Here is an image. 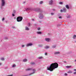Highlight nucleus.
Returning <instances> with one entry per match:
<instances>
[{
    "mask_svg": "<svg viewBox=\"0 0 76 76\" xmlns=\"http://www.w3.org/2000/svg\"><path fill=\"white\" fill-rule=\"evenodd\" d=\"M58 66V64L57 63L52 64L50 66L47 67V69L50 70V72H52L55 69L57 68Z\"/></svg>",
    "mask_w": 76,
    "mask_h": 76,
    "instance_id": "1",
    "label": "nucleus"
},
{
    "mask_svg": "<svg viewBox=\"0 0 76 76\" xmlns=\"http://www.w3.org/2000/svg\"><path fill=\"white\" fill-rule=\"evenodd\" d=\"M6 2L5 0H1V8L2 9L4 6H5Z\"/></svg>",
    "mask_w": 76,
    "mask_h": 76,
    "instance_id": "2",
    "label": "nucleus"
},
{
    "mask_svg": "<svg viewBox=\"0 0 76 76\" xmlns=\"http://www.w3.org/2000/svg\"><path fill=\"white\" fill-rule=\"evenodd\" d=\"M22 19H23V17H22L19 16L17 18V20L18 22H21L22 20Z\"/></svg>",
    "mask_w": 76,
    "mask_h": 76,
    "instance_id": "3",
    "label": "nucleus"
},
{
    "mask_svg": "<svg viewBox=\"0 0 76 76\" xmlns=\"http://www.w3.org/2000/svg\"><path fill=\"white\" fill-rule=\"evenodd\" d=\"M72 7L70 5H67V9L68 10H70L71 9Z\"/></svg>",
    "mask_w": 76,
    "mask_h": 76,
    "instance_id": "4",
    "label": "nucleus"
},
{
    "mask_svg": "<svg viewBox=\"0 0 76 76\" xmlns=\"http://www.w3.org/2000/svg\"><path fill=\"white\" fill-rule=\"evenodd\" d=\"M33 45V44H32V43H29L27 44V45H26V47H29V46H32Z\"/></svg>",
    "mask_w": 76,
    "mask_h": 76,
    "instance_id": "5",
    "label": "nucleus"
},
{
    "mask_svg": "<svg viewBox=\"0 0 76 76\" xmlns=\"http://www.w3.org/2000/svg\"><path fill=\"white\" fill-rule=\"evenodd\" d=\"M43 17L44 16H43V15H42V14H40L39 16V19H42Z\"/></svg>",
    "mask_w": 76,
    "mask_h": 76,
    "instance_id": "6",
    "label": "nucleus"
},
{
    "mask_svg": "<svg viewBox=\"0 0 76 76\" xmlns=\"http://www.w3.org/2000/svg\"><path fill=\"white\" fill-rule=\"evenodd\" d=\"M53 0H50L49 3V4H50L51 5V4H53Z\"/></svg>",
    "mask_w": 76,
    "mask_h": 76,
    "instance_id": "7",
    "label": "nucleus"
},
{
    "mask_svg": "<svg viewBox=\"0 0 76 76\" xmlns=\"http://www.w3.org/2000/svg\"><path fill=\"white\" fill-rule=\"evenodd\" d=\"M71 15H70V14H68L67 15V19H70V18H71Z\"/></svg>",
    "mask_w": 76,
    "mask_h": 76,
    "instance_id": "8",
    "label": "nucleus"
},
{
    "mask_svg": "<svg viewBox=\"0 0 76 76\" xmlns=\"http://www.w3.org/2000/svg\"><path fill=\"white\" fill-rule=\"evenodd\" d=\"M45 41H47V42H50V38H46L45 39Z\"/></svg>",
    "mask_w": 76,
    "mask_h": 76,
    "instance_id": "9",
    "label": "nucleus"
},
{
    "mask_svg": "<svg viewBox=\"0 0 76 76\" xmlns=\"http://www.w3.org/2000/svg\"><path fill=\"white\" fill-rule=\"evenodd\" d=\"M36 70L35 69H33V72H33V73H31V74H29V75H32V74H34V73H35V71H36Z\"/></svg>",
    "mask_w": 76,
    "mask_h": 76,
    "instance_id": "10",
    "label": "nucleus"
},
{
    "mask_svg": "<svg viewBox=\"0 0 76 76\" xmlns=\"http://www.w3.org/2000/svg\"><path fill=\"white\" fill-rule=\"evenodd\" d=\"M32 68H27L26 69V71H30V70H32Z\"/></svg>",
    "mask_w": 76,
    "mask_h": 76,
    "instance_id": "11",
    "label": "nucleus"
},
{
    "mask_svg": "<svg viewBox=\"0 0 76 76\" xmlns=\"http://www.w3.org/2000/svg\"><path fill=\"white\" fill-rule=\"evenodd\" d=\"M25 29L26 31H29V28L27 26H26Z\"/></svg>",
    "mask_w": 76,
    "mask_h": 76,
    "instance_id": "12",
    "label": "nucleus"
},
{
    "mask_svg": "<svg viewBox=\"0 0 76 76\" xmlns=\"http://www.w3.org/2000/svg\"><path fill=\"white\" fill-rule=\"evenodd\" d=\"M63 12L65 13V12H66V9L65 8V7H63Z\"/></svg>",
    "mask_w": 76,
    "mask_h": 76,
    "instance_id": "13",
    "label": "nucleus"
},
{
    "mask_svg": "<svg viewBox=\"0 0 76 76\" xmlns=\"http://www.w3.org/2000/svg\"><path fill=\"white\" fill-rule=\"evenodd\" d=\"M72 38H73V39H76V35H74L72 37Z\"/></svg>",
    "mask_w": 76,
    "mask_h": 76,
    "instance_id": "14",
    "label": "nucleus"
},
{
    "mask_svg": "<svg viewBox=\"0 0 76 76\" xmlns=\"http://www.w3.org/2000/svg\"><path fill=\"white\" fill-rule=\"evenodd\" d=\"M60 52H55L54 53V54H59Z\"/></svg>",
    "mask_w": 76,
    "mask_h": 76,
    "instance_id": "15",
    "label": "nucleus"
},
{
    "mask_svg": "<svg viewBox=\"0 0 76 76\" xmlns=\"http://www.w3.org/2000/svg\"><path fill=\"white\" fill-rule=\"evenodd\" d=\"M72 66H67V68L68 69H70V68H72Z\"/></svg>",
    "mask_w": 76,
    "mask_h": 76,
    "instance_id": "16",
    "label": "nucleus"
},
{
    "mask_svg": "<svg viewBox=\"0 0 76 76\" xmlns=\"http://www.w3.org/2000/svg\"><path fill=\"white\" fill-rule=\"evenodd\" d=\"M45 49H48L50 48V46H46L45 47Z\"/></svg>",
    "mask_w": 76,
    "mask_h": 76,
    "instance_id": "17",
    "label": "nucleus"
},
{
    "mask_svg": "<svg viewBox=\"0 0 76 76\" xmlns=\"http://www.w3.org/2000/svg\"><path fill=\"white\" fill-rule=\"evenodd\" d=\"M25 10L26 11H28V10H30V8H25Z\"/></svg>",
    "mask_w": 76,
    "mask_h": 76,
    "instance_id": "18",
    "label": "nucleus"
},
{
    "mask_svg": "<svg viewBox=\"0 0 76 76\" xmlns=\"http://www.w3.org/2000/svg\"><path fill=\"white\" fill-rule=\"evenodd\" d=\"M37 34H42V32L40 31H37Z\"/></svg>",
    "mask_w": 76,
    "mask_h": 76,
    "instance_id": "19",
    "label": "nucleus"
},
{
    "mask_svg": "<svg viewBox=\"0 0 76 76\" xmlns=\"http://www.w3.org/2000/svg\"><path fill=\"white\" fill-rule=\"evenodd\" d=\"M67 73H72V71H69L67 72Z\"/></svg>",
    "mask_w": 76,
    "mask_h": 76,
    "instance_id": "20",
    "label": "nucleus"
},
{
    "mask_svg": "<svg viewBox=\"0 0 76 76\" xmlns=\"http://www.w3.org/2000/svg\"><path fill=\"white\" fill-rule=\"evenodd\" d=\"M38 58L39 59H42V58H43V57L42 56H40Z\"/></svg>",
    "mask_w": 76,
    "mask_h": 76,
    "instance_id": "21",
    "label": "nucleus"
},
{
    "mask_svg": "<svg viewBox=\"0 0 76 76\" xmlns=\"http://www.w3.org/2000/svg\"><path fill=\"white\" fill-rule=\"evenodd\" d=\"M27 61V59H25L23 60V62H26Z\"/></svg>",
    "mask_w": 76,
    "mask_h": 76,
    "instance_id": "22",
    "label": "nucleus"
},
{
    "mask_svg": "<svg viewBox=\"0 0 76 76\" xmlns=\"http://www.w3.org/2000/svg\"><path fill=\"white\" fill-rule=\"evenodd\" d=\"M56 45H53L52 46V48H56Z\"/></svg>",
    "mask_w": 76,
    "mask_h": 76,
    "instance_id": "23",
    "label": "nucleus"
},
{
    "mask_svg": "<svg viewBox=\"0 0 76 76\" xmlns=\"http://www.w3.org/2000/svg\"><path fill=\"white\" fill-rule=\"evenodd\" d=\"M12 67L13 68L15 67H16V65H15V64H13Z\"/></svg>",
    "mask_w": 76,
    "mask_h": 76,
    "instance_id": "24",
    "label": "nucleus"
},
{
    "mask_svg": "<svg viewBox=\"0 0 76 76\" xmlns=\"http://www.w3.org/2000/svg\"><path fill=\"white\" fill-rule=\"evenodd\" d=\"M59 4L62 5L63 4V3L62 2H59Z\"/></svg>",
    "mask_w": 76,
    "mask_h": 76,
    "instance_id": "25",
    "label": "nucleus"
},
{
    "mask_svg": "<svg viewBox=\"0 0 76 76\" xmlns=\"http://www.w3.org/2000/svg\"><path fill=\"white\" fill-rule=\"evenodd\" d=\"M39 47H42V45H38Z\"/></svg>",
    "mask_w": 76,
    "mask_h": 76,
    "instance_id": "26",
    "label": "nucleus"
},
{
    "mask_svg": "<svg viewBox=\"0 0 76 76\" xmlns=\"http://www.w3.org/2000/svg\"><path fill=\"white\" fill-rule=\"evenodd\" d=\"M35 9L36 11H38V10H39V8H36Z\"/></svg>",
    "mask_w": 76,
    "mask_h": 76,
    "instance_id": "27",
    "label": "nucleus"
},
{
    "mask_svg": "<svg viewBox=\"0 0 76 76\" xmlns=\"http://www.w3.org/2000/svg\"><path fill=\"white\" fill-rule=\"evenodd\" d=\"M43 3V1H40L39 2V4H42Z\"/></svg>",
    "mask_w": 76,
    "mask_h": 76,
    "instance_id": "28",
    "label": "nucleus"
},
{
    "mask_svg": "<svg viewBox=\"0 0 76 76\" xmlns=\"http://www.w3.org/2000/svg\"><path fill=\"white\" fill-rule=\"evenodd\" d=\"M58 18L59 19H62V17L61 16H59Z\"/></svg>",
    "mask_w": 76,
    "mask_h": 76,
    "instance_id": "29",
    "label": "nucleus"
},
{
    "mask_svg": "<svg viewBox=\"0 0 76 76\" xmlns=\"http://www.w3.org/2000/svg\"><path fill=\"white\" fill-rule=\"evenodd\" d=\"M50 14L51 15H54V13L53 12H51Z\"/></svg>",
    "mask_w": 76,
    "mask_h": 76,
    "instance_id": "30",
    "label": "nucleus"
},
{
    "mask_svg": "<svg viewBox=\"0 0 76 76\" xmlns=\"http://www.w3.org/2000/svg\"><path fill=\"white\" fill-rule=\"evenodd\" d=\"M1 60H4V58H1Z\"/></svg>",
    "mask_w": 76,
    "mask_h": 76,
    "instance_id": "31",
    "label": "nucleus"
},
{
    "mask_svg": "<svg viewBox=\"0 0 76 76\" xmlns=\"http://www.w3.org/2000/svg\"><path fill=\"white\" fill-rule=\"evenodd\" d=\"M27 25L28 26H31V24H30V23H28Z\"/></svg>",
    "mask_w": 76,
    "mask_h": 76,
    "instance_id": "32",
    "label": "nucleus"
},
{
    "mask_svg": "<svg viewBox=\"0 0 76 76\" xmlns=\"http://www.w3.org/2000/svg\"><path fill=\"white\" fill-rule=\"evenodd\" d=\"M13 13H16V11H15V10H14L13 11Z\"/></svg>",
    "mask_w": 76,
    "mask_h": 76,
    "instance_id": "33",
    "label": "nucleus"
},
{
    "mask_svg": "<svg viewBox=\"0 0 76 76\" xmlns=\"http://www.w3.org/2000/svg\"><path fill=\"white\" fill-rule=\"evenodd\" d=\"M4 20V18H3L2 19V21H3V20Z\"/></svg>",
    "mask_w": 76,
    "mask_h": 76,
    "instance_id": "34",
    "label": "nucleus"
},
{
    "mask_svg": "<svg viewBox=\"0 0 76 76\" xmlns=\"http://www.w3.org/2000/svg\"><path fill=\"white\" fill-rule=\"evenodd\" d=\"M12 28H13V29H15L16 28V27H15V26H13L12 27Z\"/></svg>",
    "mask_w": 76,
    "mask_h": 76,
    "instance_id": "35",
    "label": "nucleus"
},
{
    "mask_svg": "<svg viewBox=\"0 0 76 76\" xmlns=\"http://www.w3.org/2000/svg\"><path fill=\"white\" fill-rule=\"evenodd\" d=\"M21 47H25V45H21Z\"/></svg>",
    "mask_w": 76,
    "mask_h": 76,
    "instance_id": "36",
    "label": "nucleus"
},
{
    "mask_svg": "<svg viewBox=\"0 0 76 76\" xmlns=\"http://www.w3.org/2000/svg\"><path fill=\"white\" fill-rule=\"evenodd\" d=\"M7 76H13V75H7Z\"/></svg>",
    "mask_w": 76,
    "mask_h": 76,
    "instance_id": "37",
    "label": "nucleus"
},
{
    "mask_svg": "<svg viewBox=\"0 0 76 76\" xmlns=\"http://www.w3.org/2000/svg\"><path fill=\"white\" fill-rule=\"evenodd\" d=\"M61 12H63V10H60Z\"/></svg>",
    "mask_w": 76,
    "mask_h": 76,
    "instance_id": "38",
    "label": "nucleus"
},
{
    "mask_svg": "<svg viewBox=\"0 0 76 76\" xmlns=\"http://www.w3.org/2000/svg\"><path fill=\"white\" fill-rule=\"evenodd\" d=\"M45 56H47V53H45Z\"/></svg>",
    "mask_w": 76,
    "mask_h": 76,
    "instance_id": "39",
    "label": "nucleus"
},
{
    "mask_svg": "<svg viewBox=\"0 0 76 76\" xmlns=\"http://www.w3.org/2000/svg\"><path fill=\"white\" fill-rule=\"evenodd\" d=\"M73 73L74 75H76V72H74Z\"/></svg>",
    "mask_w": 76,
    "mask_h": 76,
    "instance_id": "40",
    "label": "nucleus"
},
{
    "mask_svg": "<svg viewBox=\"0 0 76 76\" xmlns=\"http://www.w3.org/2000/svg\"><path fill=\"white\" fill-rule=\"evenodd\" d=\"M12 16H15V14H12Z\"/></svg>",
    "mask_w": 76,
    "mask_h": 76,
    "instance_id": "41",
    "label": "nucleus"
},
{
    "mask_svg": "<svg viewBox=\"0 0 76 76\" xmlns=\"http://www.w3.org/2000/svg\"><path fill=\"white\" fill-rule=\"evenodd\" d=\"M37 29L38 31H39V30H40V28H37Z\"/></svg>",
    "mask_w": 76,
    "mask_h": 76,
    "instance_id": "42",
    "label": "nucleus"
},
{
    "mask_svg": "<svg viewBox=\"0 0 76 76\" xmlns=\"http://www.w3.org/2000/svg\"><path fill=\"white\" fill-rule=\"evenodd\" d=\"M31 64H33V65L35 64V63L33 62V63H31Z\"/></svg>",
    "mask_w": 76,
    "mask_h": 76,
    "instance_id": "43",
    "label": "nucleus"
},
{
    "mask_svg": "<svg viewBox=\"0 0 76 76\" xmlns=\"http://www.w3.org/2000/svg\"><path fill=\"white\" fill-rule=\"evenodd\" d=\"M64 76H67V73H65L64 75Z\"/></svg>",
    "mask_w": 76,
    "mask_h": 76,
    "instance_id": "44",
    "label": "nucleus"
},
{
    "mask_svg": "<svg viewBox=\"0 0 76 76\" xmlns=\"http://www.w3.org/2000/svg\"><path fill=\"white\" fill-rule=\"evenodd\" d=\"M52 10L53 11H55V10H55V9H53Z\"/></svg>",
    "mask_w": 76,
    "mask_h": 76,
    "instance_id": "45",
    "label": "nucleus"
},
{
    "mask_svg": "<svg viewBox=\"0 0 76 76\" xmlns=\"http://www.w3.org/2000/svg\"><path fill=\"white\" fill-rule=\"evenodd\" d=\"M23 4L25 3V1L23 2Z\"/></svg>",
    "mask_w": 76,
    "mask_h": 76,
    "instance_id": "46",
    "label": "nucleus"
},
{
    "mask_svg": "<svg viewBox=\"0 0 76 76\" xmlns=\"http://www.w3.org/2000/svg\"><path fill=\"white\" fill-rule=\"evenodd\" d=\"M2 63H0V65H1Z\"/></svg>",
    "mask_w": 76,
    "mask_h": 76,
    "instance_id": "47",
    "label": "nucleus"
},
{
    "mask_svg": "<svg viewBox=\"0 0 76 76\" xmlns=\"http://www.w3.org/2000/svg\"><path fill=\"white\" fill-rule=\"evenodd\" d=\"M74 71H76V69H74Z\"/></svg>",
    "mask_w": 76,
    "mask_h": 76,
    "instance_id": "48",
    "label": "nucleus"
},
{
    "mask_svg": "<svg viewBox=\"0 0 76 76\" xmlns=\"http://www.w3.org/2000/svg\"><path fill=\"white\" fill-rule=\"evenodd\" d=\"M64 63H66V61H64Z\"/></svg>",
    "mask_w": 76,
    "mask_h": 76,
    "instance_id": "49",
    "label": "nucleus"
},
{
    "mask_svg": "<svg viewBox=\"0 0 76 76\" xmlns=\"http://www.w3.org/2000/svg\"><path fill=\"white\" fill-rule=\"evenodd\" d=\"M32 20H33V21H34V19H33Z\"/></svg>",
    "mask_w": 76,
    "mask_h": 76,
    "instance_id": "50",
    "label": "nucleus"
},
{
    "mask_svg": "<svg viewBox=\"0 0 76 76\" xmlns=\"http://www.w3.org/2000/svg\"><path fill=\"white\" fill-rule=\"evenodd\" d=\"M65 7H66V8H67V5H66Z\"/></svg>",
    "mask_w": 76,
    "mask_h": 76,
    "instance_id": "51",
    "label": "nucleus"
},
{
    "mask_svg": "<svg viewBox=\"0 0 76 76\" xmlns=\"http://www.w3.org/2000/svg\"><path fill=\"white\" fill-rule=\"evenodd\" d=\"M75 42H76V41H75Z\"/></svg>",
    "mask_w": 76,
    "mask_h": 76,
    "instance_id": "52",
    "label": "nucleus"
},
{
    "mask_svg": "<svg viewBox=\"0 0 76 76\" xmlns=\"http://www.w3.org/2000/svg\"><path fill=\"white\" fill-rule=\"evenodd\" d=\"M75 61H76V59L75 60Z\"/></svg>",
    "mask_w": 76,
    "mask_h": 76,
    "instance_id": "53",
    "label": "nucleus"
},
{
    "mask_svg": "<svg viewBox=\"0 0 76 76\" xmlns=\"http://www.w3.org/2000/svg\"><path fill=\"white\" fill-rule=\"evenodd\" d=\"M59 26H60V25H59Z\"/></svg>",
    "mask_w": 76,
    "mask_h": 76,
    "instance_id": "54",
    "label": "nucleus"
},
{
    "mask_svg": "<svg viewBox=\"0 0 76 76\" xmlns=\"http://www.w3.org/2000/svg\"><path fill=\"white\" fill-rule=\"evenodd\" d=\"M66 67H67V66H66Z\"/></svg>",
    "mask_w": 76,
    "mask_h": 76,
    "instance_id": "55",
    "label": "nucleus"
}]
</instances>
